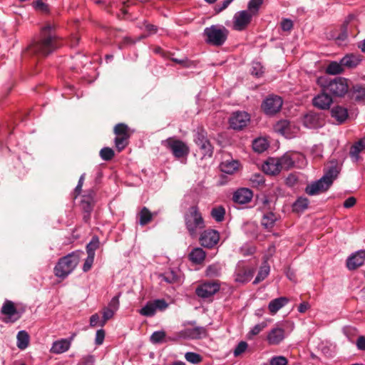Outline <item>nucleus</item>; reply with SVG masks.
<instances>
[{
	"label": "nucleus",
	"instance_id": "f257e3e1",
	"mask_svg": "<svg viewBox=\"0 0 365 365\" xmlns=\"http://www.w3.org/2000/svg\"><path fill=\"white\" fill-rule=\"evenodd\" d=\"M56 27L57 25L54 23H46L41 30L39 39L34 41L27 47L26 51L29 54L41 56L51 53L59 46Z\"/></svg>",
	"mask_w": 365,
	"mask_h": 365
},
{
	"label": "nucleus",
	"instance_id": "f03ea898",
	"mask_svg": "<svg viewBox=\"0 0 365 365\" xmlns=\"http://www.w3.org/2000/svg\"><path fill=\"white\" fill-rule=\"evenodd\" d=\"M185 229L192 238H196L205 227V221L197 205L187 208L183 215Z\"/></svg>",
	"mask_w": 365,
	"mask_h": 365
},
{
	"label": "nucleus",
	"instance_id": "7ed1b4c3",
	"mask_svg": "<svg viewBox=\"0 0 365 365\" xmlns=\"http://www.w3.org/2000/svg\"><path fill=\"white\" fill-rule=\"evenodd\" d=\"M339 171L336 165H332L318 180L307 185L305 192L309 195H317L329 190L334 180L337 178Z\"/></svg>",
	"mask_w": 365,
	"mask_h": 365
},
{
	"label": "nucleus",
	"instance_id": "20e7f679",
	"mask_svg": "<svg viewBox=\"0 0 365 365\" xmlns=\"http://www.w3.org/2000/svg\"><path fill=\"white\" fill-rule=\"evenodd\" d=\"M184 327L187 325L193 326V328H186L183 330L178 331L173 334V336H168L167 340L172 341V342L178 341L180 339H198L206 337L207 331L205 327L196 326L195 321H187L183 323Z\"/></svg>",
	"mask_w": 365,
	"mask_h": 365
},
{
	"label": "nucleus",
	"instance_id": "39448f33",
	"mask_svg": "<svg viewBox=\"0 0 365 365\" xmlns=\"http://www.w3.org/2000/svg\"><path fill=\"white\" fill-rule=\"evenodd\" d=\"M348 81L349 80L346 78L335 77L326 81L322 84V86L323 91L332 97L343 98L349 92Z\"/></svg>",
	"mask_w": 365,
	"mask_h": 365
},
{
	"label": "nucleus",
	"instance_id": "423d86ee",
	"mask_svg": "<svg viewBox=\"0 0 365 365\" xmlns=\"http://www.w3.org/2000/svg\"><path fill=\"white\" fill-rule=\"evenodd\" d=\"M228 30L222 25H212L206 27L203 31L205 41L211 46H221L226 41Z\"/></svg>",
	"mask_w": 365,
	"mask_h": 365
},
{
	"label": "nucleus",
	"instance_id": "0eeeda50",
	"mask_svg": "<svg viewBox=\"0 0 365 365\" xmlns=\"http://www.w3.org/2000/svg\"><path fill=\"white\" fill-rule=\"evenodd\" d=\"M162 145L169 149L176 158H181L189 154L190 149L185 143L174 138L162 141Z\"/></svg>",
	"mask_w": 365,
	"mask_h": 365
},
{
	"label": "nucleus",
	"instance_id": "6e6552de",
	"mask_svg": "<svg viewBox=\"0 0 365 365\" xmlns=\"http://www.w3.org/2000/svg\"><path fill=\"white\" fill-rule=\"evenodd\" d=\"M194 141L197 146L200 148L202 158H211L213 154V147L207 138V132L199 128L194 135Z\"/></svg>",
	"mask_w": 365,
	"mask_h": 365
},
{
	"label": "nucleus",
	"instance_id": "1a4fd4ad",
	"mask_svg": "<svg viewBox=\"0 0 365 365\" xmlns=\"http://www.w3.org/2000/svg\"><path fill=\"white\" fill-rule=\"evenodd\" d=\"M220 289V283L218 281H205L200 283L195 289V294L202 299L212 297Z\"/></svg>",
	"mask_w": 365,
	"mask_h": 365
},
{
	"label": "nucleus",
	"instance_id": "9d476101",
	"mask_svg": "<svg viewBox=\"0 0 365 365\" xmlns=\"http://www.w3.org/2000/svg\"><path fill=\"white\" fill-rule=\"evenodd\" d=\"M282 98L277 95H269L262 103L261 107L267 115H273L278 113L282 106Z\"/></svg>",
	"mask_w": 365,
	"mask_h": 365
},
{
	"label": "nucleus",
	"instance_id": "9b49d317",
	"mask_svg": "<svg viewBox=\"0 0 365 365\" xmlns=\"http://www.w3.org/2000/svg\"><path fill=\"white\" fill-rule=\"evenodd\" d=\"M168 306V303L165 299H158L148 302L146 304L139 310V313L142 316L151 317L155 314L157 311L163 312Z\"/></svg>",
	"mask_w": 365,
	"mask_h": 365
},
{
	"label": "nucleus",
	"instance_id": "f8f14e48",
	"mask_svg": "<svg viewBox=\"0 0 365 365\" xmlns=\"http://www.w3.org/2000/svg\"><path fill=\"white\" fill-rule=\"evenodd\" d=\"M255 272V268L245 265L244 262H240L235 268L234 279L238 283H246L250 281Z\"/></svg>",
	"mask_w": 365,
	"mask_h": 365
},
{
	"label": "nucleus",
	"instance_id": "ddd939ff",
	"mask_svg": "<svg viewBox=\"0 0 365 365\" xmlns=\"http://www.w3.org/2000/svg\"><path fill=\"white\" fill-rule=\"evenodd\" d=\"M96 192L93 189H88L83 192V194L81 196L79 202V206L81 209L87 214V216H84V218H89L90 214L91 213L94 205Z\"/></svg>",
	"mask_w": 365,
	"mask_h": 365
},
{
	"label": "nucleus",
	"instance_id": "4468645a",
	"mask_svg": "<svg viewBox=\"0 0 365 365\" xmlns=\"http://www.w3.org/2000/svg\"><path fill=\"white\" fill-rule=\"evenodd\" d=\"M220 233L212 229H207L200 232L199 241L203 247L211 249L218 243Z\"/></svg>",
	"mask_w": 365,
	"mask_h": 365
},
{
	"label": "nucleus",
	"instance_id": "2eb2a0df",
	"mask_svg": "<svg viewBox=\"0 0 365 365\" xmlns=\"http://www.w3.org/2000/svg\"><path fill=\"white\" fill-rule=\"evenodd\" d=\"M1 313L5 316L2 320L6 323L15 322L21 317V314L15 307L14 303L8 299L5 300L4 302L1 309Z\"/></svg>",
	"mask_w": 365,
	"mask_h": 365
},
{
	"label": "nucleus",
	"instance_id": "dca6fc26",
	"mask_svg": "<svg viewBox=\"0 0 365 365\" xmlns=\"http://www.w3.org/2000/svg\"><path fill=\"white\" fill-rule=\"evenodd\" d=\"M250 120V115L245 111H237L230 118V126L234 130H241L245 128Z\"/></svg>",
	"mask_w": 365,
	"mask_h": 365
},
{
	"label": "nucleus",
	"instance_id": "f3484780",
	"mask_svg": "<svg viewBox=\"0 0 365 365\" xmlns=\"http://www.w3.org/2000/svg\"><path fill=\"white\" fill-rule=\"evenodd\" d=\"M252 14L246 10L237 11L233 16V29L236 31H243L250 24Z\"/></svg>",
	"mask_w": 365,
	"mask_h": 365
},
{
	"label": "nucleus",
	"instance_id": "a211bd4d",
	"mask_svg": "<svg viewBox=\"0 0 365 365\" xmlns=\"http://www.w3.org/2000/svg\"><path fill=\"white\" fill-rule=\"evenodd\" d=\"M284 339V329L278 325L271 329L267 335V341L272 346L279 344Z\"/></svg>",
	"mask_w": 365,
	"mask_h": 365
},
{
	"label": "nucleus",
	"instance_id": "6ab92c4d",
	"mask_svg": "<svg viewBox=\"0 0 365 365\" xmlns=\"http://www.w3.org/2000/svg\"><path fill=\"white\" fill-rule=\"evenodd\" d=\"M253 197V193L249 188L242 187L237 189L232 196V200L240 205L250 202Z\"/></svg>",
	"mask_w": 365,
	"mask_h": 365
},
{
	"label": "nucleus",
	"instance_id": "aec40b11",
	"mask_svg": "<svg viewBox=\"0 0 365 365\" xmlns=\"http://www.w3.org/2000/svg\"><path fill=\"white\" fill-rule=\"evenodd\" d=\"M365 260V250H359L346 259V267L349 270L356 269L361 266Z\"/></svg>",
	"mask_w": 365,
	"mask_h": 365
},
{
	"label": "nucleus",
	"instance_id": "412c9836",
	"mask_svg": "<svg viewBox=\"0 0 365 365\" xmlns=\"http://www.w3.org/2000/svg\"><path fill=\"white\" fill-rule=\"evenodd\" d=\"M303 124L308 128H317L322 125L323 118L319 114L309 112L304 116Z\"/></svg>",
	"mask_w": 365,
	"mask_h": 365
},
{
	"label": "nucleus",
	"instance_id": "4be33fe9",
	"mask_svg": "<svg viewBox=\"0 0 365 365\" xmlns=\"http://www.w3.org/2000/svg\"><path fill=\"white\" fill-rule=\"evenodd\" d=\"M331 97L328 93L323 91L321 94L314 98L313 105L320 109H328L333 101Z\"/></svg>",
	"mask_w": 365,
	"mask_h": 365
},
{
	"label": "nucleus",
	"instance_id": "5701e85b",
	"mask_svg": "<svg viewBox=\"0 0 365 365\" xmlns=\"http://www.w3.org/2000/svg\"><path fill=\"white\" fill-rule=\"evenodd\" d=\"M350 99L356 102H365V85L356 84L350 89L348 94Z\"/></svg>",
	"mask_w": 365,
	"mask_h": 365
},
{
	"label": "nucleus",
	"instance_id": "b1692460",
	"mask_svg": "<svg viewBox=\"0 0 365 365\" xmlns=\"http://www.w3.org/2000/svg\"><path fill=\"white\" fill-rule=\"evenodd\" d=\"M55 274L58 277L65 278L68 274V255L61 258L54 267Z\"/></svg>",
	"mask_w": 365,
	"mask_h": 365
},
{
	"label": "nucleus",
	"instance_id": "393cba45",
	"mask_svg": "<svg viewBox=\"0 0 365 365\" xmlns=\"http://www.w3.org/2000/svg\"><path fill=\"white\" fill-rule=\"evenodd\" d=\"M262 168L265 173L272 175L278 174L282 170L278 159L274 158H269Z\"/></svg>",
	"mask_w": 365,
	"mask_h": 365
},
{
	"label": "nucleus",
	"instance_id": "a878e982",
	"mask_svg": "<svg viewBox=\"0 0 365 365\" xmlns=\"http://www.w3.org/2000/svg\"><path fill=\"white\" fill-rule=\"evenodd\" d=\"M274 130L284 135L287 138L293 137L292 133V125L289 121L287 120H282L278 121L274 125Z\"/></svg>",
	"mask_w": 365,
	"mask_h": 365
},
{
	"label": "nucleus",
	"instance_id": "bb28decb",
	"mask_svg": "<svg viewBox=\"0 0 365 365\" xmlns=\"http://www.w3.org/2000/svg\"><path fill=\"white\" fill-rule=\"evenodd\" d=\"M365 150V137L354 143L350 148L349 155L356 163L359 160V153Z\"/></svg>",
	"mask_w": 365,
	"mask_h": 365
},
{
	"label": "nucleus",
	"instance_id": "cd10ccee",
	"mask_svg": "<svg viewBox=\"0 0 365 365\" xmlns=\"http://www.w3.org/2000/svg\"><path fill=\"white\" fill-rule=\"evenodd\" d=\"M331 113V116L337 121L338 124L344 123L348 118L347 109L341 106L333 107Z\"/></svg>",
	"mask_w": 365,
	"mask_h": 365
},
{
	"label": "nucleus",
	"instance_id": "c85d7f7f",
	"mask_svg": "<svg viewBox=\"0 0 365 365\" xmlns=\"http://www.w3.org/2000/svg\"><path fill=\"white\" fill-rule=\"evenodd\" d=\"M278 220L277 215L273 212H268L263 215L261 220L262 226L268 231H270Z\"/></svg>",
	"mask_w": 365,
	"mask_h": 365
},
{
	"label": "nucleus",
	"instance_id": "c756f323",
	"mask_svg": "<svg viewBox=\"0 0 365 365\" xmlns=\"http://www.w3.org/2000/svg\"><path fill=\"white\" fill-rule=\"evenodd\" d=\"M288 302L289 299L285 297H280L272 299L268 304L269 311L272 314H274Z\"/></svg>",
	"mask_w": 365,
	"mask_h": 365
},
{
	"label": "nucleus",
	"instance_id": "7c9ffc66",
	"mask_svg": "<svg viewBox=\"0 0 365 365\" xmlns=\"http://www.w3.org/2000/svg\"><path fill=\"white\" fill-rule=\"evenodd\" d=\"M361 61V57L354 53L346 54L341 58V63L344 66V68L346 67L348 68H356Z\"/></svg>",
	"mask_w": 365,
	"mask_h": 365
},
{
	"label": "nucleus",
	"instance_id": "2f4dec72",
	"mask_svg": "<svg viewBox=\"0 0 365 365\" xmlns=\"http://www.w3.org/2000/svg\"><path fill=\"white\" fill-rule=\"evenodd\" d=\"M158 277L161 281H164L168 284H174L180 283V276L178 273L173 269H169L160 274Z\"/></svg>",
	"mask_w": 365,
	"mask_h": 365
},
{
	"label": "nucleus",
	"instance_id": "473e14b6",
	"mask_svg": "<svg viewBox=\"0 0 365 365\" xmlns=\"http://www.w3.org/2000/svg\"><path fill=\"white\" fill-rule=\"evenodd\" d=\"M205 257L206 252L201 247L192 249L188 255L189 259L196 264H201L205 260Z\"/></svg>",
	"mask_w": 365,
	"mask_h": 365
},
{
	"label": "nucleus",
	"instance_id": "72a5a7b5",
	"mask_svg": "<svg viewBox=\"0 0 365 365\" xmlns=\"http://www.w3.org/2000/svg\"><path fill=\"white\" fill-rule=\"evenodd\" d=\"M239 168V162L235 160L223 161L220 165V170L227 174H233Z\"/></svg>",
	"mask_w": 365,
	"mask_h": 365
},
{
	"label": "nucleus",
	"instance_id": "f704fd0d",
	"mask_svg": "<svg viewBox=\"0 0 365 365\" xmlns=\"http://www.w3.org/2000/svg\"><path fill=\"white\" fill-rule=\"evenodd\" d=\"M68 349V339H63L53 343L51 351L54 354H61Z\"/></svg>",
	"mask_w": 365,
	"mask_h": 365
},
{
	"label": "nucleus",
	"instance_id": "c9c22d12",
	"mask_svg": "<svg viewBox=\"0 0 365 365\" xmlns=\"http://www.w3.org/2000/svg\"><path fill=\"white\" fill-rule=\"evenodd\" d=\"M344 66L341 63V59L339 62L331 61L326 68V73L330 75H338L344 72Z\"/></svg>",
	"mask_w": 365,
	"mask_h": 365
},
{
	"label": "nucleus",
	"instance_id": "e433bc0d",
	"mask_svg": "<svg viewBox=\"0 0 365 365\" xmlns=\"http://www.w3.org/2000/svg\"><path fill=\"white\" fill-rule=\"evenodd\" d=\"M269 147V143L264 138H258L253 140L252 148L254 151L261 153L265 151Z\"/></svg>",
	"mask_w": 365,
	"mask_h": 365
},
{
	"label": "nucleus",
	"instance_id": "4c0bfd02",
	"mask_svg": "<svg viewBox=\"0 0 365 365\" xmlns=\"http://www.w3.org/2000/svg\"><path fill=\"white\" fill-rule=\"evenodd\" d=\"M153 215L148 208L143 207L138 213L139 224L142 226L148 224L153 220Z\"/></svg>",
	"mask_w": 365,
	"mask_h": 365
},
{
	"label": "nucleus",
	"instance_id": "58836bf2",
	"mask_svg": "<svg viewBox=\"0 0 365 365\" xmlns=\"http://www.w3.org/2000/svg\"><path fill=\"white\" fill-rule=\"evenodd\" d=\"M29 335L26 331H20L17 334L16 345L19 349L24 350L29 346Z\"/></svg>",
	"mask_w": 365,
	"mask_h": 365
},
{
	"label": "nucleus",
	"instance_id": "ea45409f",
	"mask_svg": "<svg viewBox=\"0 0 365 365\" xmlns=\"http://www.w3.org/2000/svg\"><path fill=\"white\" fill-rule=\"evenodd\" d=\"M169 336H166L165 331L161 330V331H154L150 337V340L153 344H161L163 342H168L170 341L169 340H167L168 337ZM173 336V334L171 336Z\"/></svg>",
	"mask_w": 365,
	"mask_h": 365
},
{
	"label": "nucleus",
	"instance_id": "a19ab883",
	"mask_svg": "<svg viewBox=\"0 0 365 365\" xmlns=\"http://www.w3.org/2000/svg\"><path fill=\"white\" fill-rule=\"evenodd\" d=\"M222 267L220 263H214L209 265L205 270V275L209 277H217L220 276Z\"/></svg>",
	"mask_w": 365,
	"mask_h": 365
},
{
	"label": "nucleus",
	"instance_id": "79ce46f5",
	"mask_svg": "<svg viewBox=\"0 0 365 365\" xmlns=\"http://www.w3.org/2000/svg\"><path fill=\"white\" fill-rule=\"evenodd\" d=\"M264 0H250L247 4V11L252 14V16H257Z\"/></svg>",
	"mask_w": 365,
	"mask_h": 365
},
{
	"label": "nucleus",
	"instance_id": "37998d69",
	"mask_svg": "<svg viewBox=\"0 0 365 365\" xmlns=\"http://www.w3.org/2000/svg\"><path fill=\"white\" fill-rule=\"evenodd\" d=\"M100 245L99 238L97 236H93L89 243L86 245L87 255H96V250L98 249Z\"/></svg>",
	"mask_w": 365,
	"mask_h": 365
},
{
	"label": "nucleus",
	"instance_id": "c03bdc74",
	"mask_svg": "<svg viewBox=\"0 0 365 365\" xmlns=\"http://www.w3.org/2000/svg\"><path fill=\"white\" fill-rule=\"evenodd\" d=\"M269 273V266L267 262H264V264L260 267L256 278L254 280V284H257L263 281Z\"/></svg>",
	"mask_w": 365,
	"mask_h": 365
},
{
	"label": "nucleus",
	"instance_id": "a18cd8bd",
	"mask_svg": "<svg viewBox=\"0 0 365 365\" xmlns=\"http://www.w3.org/2000/svg\"><path fill=\"white\" fill-rule=\"evenodd\" d=\"M309 200L307 197H299L293 204V210L296 212H303L308 207Z\"/></svg>",
	"mask_w": 365,
	"mask_h": 365
},
{
	"label": "nucleus",
	"instance_id": "49530a36",
	"mask_svg": "<svg viewBox=\"0 0 365 365\" xmlns=\"http://www.w3.org/2000/svg\"><path fill=\"white\" fill-rule=\"evenodd\" d=\"M210 215L216 222H220L225 218V210L222 206H217L212 209Z\"/></svg>",
	"mask_w": 365,
	"mask_h": 365
},
{
	"label": "nucleus",
	"instance_id": "de8ad7c7",
	"mask_svg": "<svg viewBox=\"0 0 365 365\" xmlns=\"http://www.w3.org/2000/svg\"><path fill=\"white\" fill-rule=\"evenodd\" d=\"M130 136L116 135L114 139L115 145L117 150L122 151L128 144Z\"/></svg>",
	"mask_w": 365,
	"mask_h": 365
},
{
	"label": "nucleus",
	"instance_id": "09e8293b",
	"mask_svg": "<svg viewBox=\"0 0 365 365\" xmlns=\"http://www.w3.org/2000/svg\"><path fill=\"white\" fill-rule=\"evenodd\" d=\"M277 159L282 170H289L294 165V161L289 155H284Z\"/></svg>",
	"mask_w": 365,
	"mask_h": 365
},
{
	"label": "nucleus",
	"instance_id": "8fccbe9b",
	"mask_svg": "<svg viewBox=\"0 0 365 365\" xmlns=\"http://www.w3.org/2000/svg\"><path fill=\"white\" fill-rule=\"evenodd\" d=\"M84 255L83 251H77L70 253V273L79 262L80 258Z\"/></svg>",
	"mask_w": 365,
	"mask_h": 365
},
{
	"label": "nucleus",
	"instance_id": "3c124183",
	"mask_svg": "<svg viewBox=\"0 0 365 365\" xmlns=\"http://www.w3.org/2000/svg\"><path fill=\"white\" fill-rule=\"evenodd\" d=\"M353 18L352 15H349L348 16V20H346L341 26V32L340 34L336 36V39L340 41H344L348 38V28L347 25L349 21Z\"/></svg>",
	"mask_w": 365,
	"mask_h": 365
},
{
	"label": "nucleus",
	"instance_id": "603ef678",
	"mask_svg": "<svg viewBox=\"0 0 365 365\" xmlns=\"http://www.w3.org/2000/svg\"><path fill=\"white\" fill-rule=\"evenodd\" d=\"M115 135L130 136L129 128L126 124L118 123L114 127Z\"/></svg>",
	"mask_w": 365,
	"mask_h": 365
},
{
	"label": "nucleus",
	"instance_id": "864d4df0",
	"mask_svg": "<svg viewBox=\"0 0 365 365\" xmlns=\"http://www.w3.org/2000/svg\"><path fill=\"white\" fill-rule=\"evenodd\" d=\"M114 154L113 150L108 147H105L100 151L101 158L106 161L110 160L113 158Z\"/></svg>",
	"mask_w": 365,
	"mask_h": 365
},
{
	"label": "nucleus",
	"instance_id": "5fc2aeb1",
	"mask_svg": "<svg viewBox=\"0 0 365 365\" xmlns=\"http://www.w3.org/2000/svg\"><path fill=\"white\" fill-rule=\"evenodd\" d=\"M185 359L192 364H199L202 361V356L195 352H187L185 355Z\"/></svg>",
	"mask_w": 365,
	"mask_h": 365
},
{
	"label": "nucleus",
	"instance_id": "6e6d98bb",
	"mask_svg": "<svg viewBox=\"0 0 365 365\" xmlns=\"http://www.w3.org/2000/svg\"><path fill=\"white\" fill-rule=\"evenodd\" d=\"M102 314L103 319H101V327H103L106 322L114 316L115 312L105 307L103 309Z\"/></svg>",
	"mask_w": 365,
	"mask_h": 365
},
{
	"label": "nucleus",
	"instance_id": "4d7b16f0",
	"mask_svg": "<svg viewBox=\"0 0 365 365\" xmlns=\"http://www.w3.org/2000/svg\"><path fill=\"white\" fill-rule=\"evenodd\" d=\"M94 257L95 256L93 255H87V257L85 259L82 267V269L84 272H87L91 269L94 262Z\"/></svg>",
	"mask_w": 365,
	"mask_h": 365
},
{
	"label": "nucleus",
	"instance_id": "13d9d810",
	"mask_svg": "<svg viewBox=\"0 0 365 365\" xmlns=\"http://www.w3.org/2000/svg\"><path fill=\"white\" fill-rule=\"evenodd\" d=\"M247 348V343L245 341H240L235 349H234L233 354L235 356H238L242 353H244Z\"/></svg>",
	"mask_w": 365,
	"mask_h": 365
},
{
	"label": "nucleus",
	"instance_id": "bf43d9fd",
	"mask_svg": "<svg viewBox=\"0 0 365 365\" xmlns=\"http://www.w3.org/2000/svg\"><path fill=\"white\" fill-rule=\"evenodd\" d=\"M264 73L263 67L259 63H254L252 66V75L259 77Z\"/></svg>",
	"mask_w": 365,
	"mask_h": 365
},
{
	"label": "nucleus",
	"instance_id": "052dcab7",
	"mask_svg": "<svg viewBox=\"0 0 365 365\" xmlns=\"http://www.w3.org/2000/svg\"><path fill=\"white\" fill-rule=\"evenodd\" d=\"M270 365H287V359L283 356H274L270 359Z\"/></svg>",
	"mask_w": 365,
	"mask_h": 365
},
{
	"label": "nucleus",
	"instance_id": "680f3d73",
	"mask_svg": "<svg viewBox=\"0 0 365 365\" xmlns=\"http://www.w3.org/2000/svg\"><path fill=\"white\" fill-rule=\"evenodd\" d=\"M119 296H115L111 299L106 308L115 312L119 308Z\"/></svg>",
	"mask_w": 365,
	"mask_h": 365
},
{
	"label": "nucleus",
	"instance_id": "e2e57ef3",
	"mask_svg": "<svg viewBox=\"0 0 365 365\" xmlns=\"http://www.w3.org/2000/svg\"><path fill=\"white\" fill-rule=\"evenodd\" d=\"M85 178H86V173H83L79 178L78 185L76 187L74 192H73V194L75 195V198H76L77 196H78L80 195V193L82 190V187L84 183Z\"/></svg>",
	"mask_w": 365,
	"mask_h": 365
},
{
	"label": "nucleus",
	"instance_id": "0e129e2a",
	"mask_svg": "<svg viewBox=\"0 0 365 365\" xmlns=\"http://www.w3.org/2000/svg\"><path fill=\"white\" fill-rule=\"evenodd\" d=\"M267 326L265 322H262L256 324L253 327V328L250 331L249 334L252 336H255L258 334L261 331H262Z\"/></svg>",
	"mask_w": 365,
	"mask_h": 365
},
{
	"label": "nucleus",
	"instance_id": "69168bd1",
	"mask_svg": "<svg viewBox=\"0 0 365 365\" xmlns=\"http://www.w3.org/2000/svg\"><path fill=\"white\" fill-rule=\"evenodd\" d=\"M293 28V22L289 19H284L281 22V29L284 31H289Z\"/></svg>",
	"mask_w": 365,
	"mask_h": 365
},
{
	"label": "nucleus",
	"instance_id": "338daca9",
	"mask_svg": "<svg viewBox=\"0 0 365 365\" xmlns=\"http://www.w3.org/2000/svg\"><path fill=\"white\" fill-rule=\"evenodd\" d=\"M105 338V331L103 329H99L96 333V344L97 345H101L103 344Z\"/></svg>",
	"mask_w": 365,
	"mask_h": 365
},
{
	"label": "nucleus",
	"instance_id": "774afa93",
	"mask_svg": "<svg viewBox=\"0 0 365 365\" xmlns=\"http://www.w3.org/2000/svg\"><path fill=\"white\" fill-rule=\"evenodd\" d=\"M356 345L359 350L365 351V336H359L356 339Z\"/></svg>",
	"mask_w": 365,
	"mask_h": 365
}]
</instances>
